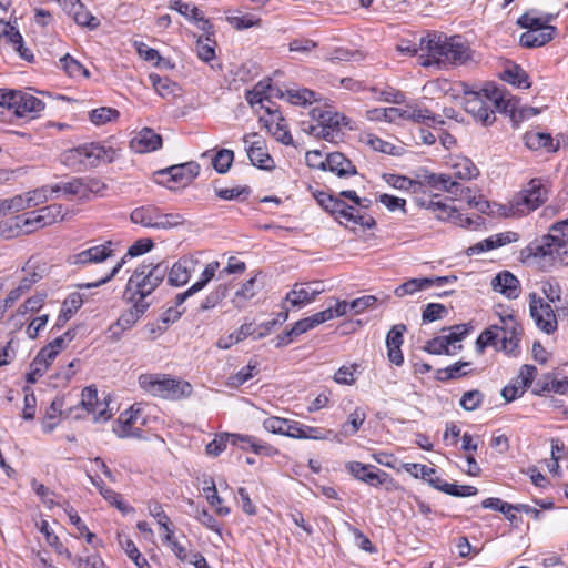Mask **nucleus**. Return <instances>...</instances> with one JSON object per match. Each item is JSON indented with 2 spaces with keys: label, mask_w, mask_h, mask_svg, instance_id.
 <instances>
[{
  "label": "nucleus",
  "mask_w": 568,
  "mask_h": 568,
  "mask_svg": "<svg viewBox=\"0 0 568 568\" xmlns=\"http://www.w3.org/2000/svg\"><path fill=\"white\" fill-rule=\"evenodd\" d=\"M199 258L194 254L183 255L168 271V283L171 286L185 285L191 275L197 270Z\"/></svg>",
  "instance_id": "ddd939ff"
},
{
  "label": "nucleus",
  "mask_w": 568,
  "mask_h": 568,
  "mask_svg": "<svg viewBox=\"0 0 568 568\" xmlns=\"http://www.w3.org/2000/svg\"><path fill=\"white\" fill-rule=\"evenodd\" d=\"M556 34V27H544V29L537 28L521 33L519 42L525 48H537L551 41Z\"/></svg>",
  "instance_id": "7c9ffc66"
},
{
  "label": "nucleus",
  "mask_w": 568,
  "mask_h": 568,
  "mask_svg": "<svg viewBox=\"0 0 568 568\" xmlns=\"http://www.w3.org/2000/svg\"><path fill=\"white\" fill-rule=\"evenodd\" d=\"M19 92L17 90L0 91V115H4L6 112L16 113Z\"/></svg>",
  "instance_id": "6e6d98bb"
},
{
  "label": "nucleus",
  "mask_w": 568,
  "mask_h": 568,
  "mask_svg": "<svg viewBox=\"0 0 568 568\" xmlns=\"http://www.w3.org/2000/svg\"><path fill=\"white\" fill-rule=\"evenodd\" d=\"M212 36L206 34L205 39L200 37L196 41L197 57L204 62H210L215 58V41L211 38Z\"/></svg>",
  "instance_id": "864d4df0"
},
{
  "label": "nucleus",
  "mask_w": 568,
  "mask_h": 568,
  "mask_svg": "<svg viewBox=\"0 0 568 568\" xmlns=\"http://www.w3.org/2000/svg\"><path fill=\"white\" fill-rule=\"evenodd\" d=\"M62 6L77 24L90 30H95L100 26V20L80 0H63Z\"/></svg>",
  "instance_id": "aec40b11"
},
{
  "label": "nucleus",
  "mask_w": 568,
  "mask_h": 568,
  "mask_svg": "<svg viewBox=\"0 0 568 568\" xmlns=\"http://www.w3.org/2000/svg\"><path fill=\"white\" fill-rule=\"evenodd\" d=\"M314 300L311 291L307 288V283L294 284L293 288L285 296V301L293 307H302L312 303Z\"/></svg>",
  "instance_id": "79ce46f5"
},
{
  "label": "nucleus",
  "mask_w": 568,
  "mask_h": 568,
  "mask_svg": "<svg viewBox=\"0 0 568 568\" xmlns=\"http://www.w3.org/2000/svg\"><path fill=\"white\" fill-rule=\"evenodd\" d=\"M81 397H82L81 404L89 413L97 410V408L94 407L95 405L97 406L103 405V403H101V400H99L98 389L94 386L85 387L82 390Z\"/></svg>",
  "instance_id": "69168bd1"
},
{
  "label": "nucleus",
  "mask_w": 568,
  "mask_h": 568,
  "mask_svg": "<svg viewBox=\"0 0 568 568\" xmlns=\"http://www.w3.org/2000/svg\"><path fill=\"white\" fill-rule=\"evenodd\" d=\"M535 10H530L521 14L517 23L524 29L535 30V29H544V27H552L550 22L557 18V13H544L541 16H536Z\"/></svg>",
  "instance_id": "c9c22d12"
},
{
  "label": "nucleus",
  "mask_w": 568,
  "mask_h": 568,
  "mask_svg": "<svg viewBox=\"0 0 568 568\" xmlns=\"http://www.w3.org/2000/svg\"><path fill=\"white\" fill-rule=\"evenodd\" d=\"M305 436L303 439H315V440H326L333 439L336 442H342V438H338V435L331 429H324L320 427H312L304 425Z\"/></svg>",
  "instance_id": "bf43d9fd"
},
{
  "label": "nucleus",
  "mask_w": 568,
  "mask_h": 568,
  "mask_svg": "<svg viewBox=\"0 0 568 568\" xmlns=\"http://www.w3.org/2000/svg\"><path fill=\"white\" fill-rule=\"evenodd\" d=\"M420 51L418 60L423 67L436 65L448 69L464 64L470 59L469 48L459 36L427 33L420 38Z\"/></svg>",
  "instance_id": "f257e3e1"
},
{
  "label": "nucleus",
  "mask_w": 568,
  "mask_h": 568,
  "mask_svg": "<svg viewBox=\"0 0 568 568\" xmlns=\"http://www.w3.org/2000/svg\"><path fill=\"white\" fill-rule=\"evenodd\" d=\"M491 286L495 292L511 300L517 298L521 291L519 280L508 271L498 273L493 278Z\"/></svg>",
  "instance_id": "a878e982"
},
{
  "label": "nucleus",
  "mask_w": 568,
  "mask_h": 568,
  "mask_svg": "<svg viewBox=\"0 0 568 568\" xmlns=\"http://www.w3.org/2000/svg\"><path fill=\"white\" fill-rule=\"evenodd\" d=\"M424 181L432 187L438 191H445L453 196H460L468 204V209H474L478 213H487L490 210V203L484 199L481 194L471 195L468 187H464L460 183L452 180V175L444 173H426Z\"/></svg>",
  "instance_id": "423d86ee"
},
{
  "label": "nucleus",
  "mask_w": 568,
  "mask_h": 568,
  "mask_svg": "<svg viewBox=\"0 0 568 568\" xmlns=\"http://www.w3.org/2000/svg\"><path fill=\"white\" fill-rule=\"evenodd\" d=\"M523 329L513 331L509 333L500 334V349L508 354L514 353L518 348Z\"/></svg>",
  "instance_id": "e2e57ef3"
},
{
  "label": "nucleus",
  "mask_w": 568,
  "mask_h": 568,
  "mask_svg": "<svg viewBox=\"0 0 568 568\" xmlns=\"http://www.w3.org/2000/svg\"><path fill=\"white\" fill-rule=\"evenodd\" d=\"M169 271L166 262L141 263L128 281L126 290L133 291L134 297L143 300L151 295L155 288L164 281Z\"/></svg>",
  "instance_id": "7ed1b4c3"
},
{
  "label": "nucleus",
  "mask_w": 568,
  "mask_h": 568,
  "mask_svg": "<svg viewBox=\"0 0 568 568\" xmlns=\"http://www.w3.org/2000/svg\"><path fill=\"white\" fill-rule=\"evenodd\" d=\"M131 301L133 306L123 312L116 323L110 328L114 336H119L120 333L130 329L150 306L146 301L138 300L134 295L131 296Z\"/></svg>",
  "instance_id": "f3484780"
},
{
  "label": "nucleus",
  "mask_w": 568,
  "mask_h": 568,
  "mask_svg": "<svg viewBox=\"0 0 568 568\" xmlns=\"http://www.w3.org/2000/svg\"><path fill=\"white\" fill-rule=\"evenodd\" d=\"M260 121L263 122L267 132L271 133L276 141L285 145H291L293 143L292 135L280 110L271 112L270 118L260 116Z\"/></svg>",
  "instance_id": "4be33fe9"
},
{
  "label": "nucleus",
  "mask_w": 568,
  "mask_h": 568,
  "mask_svg": "<svg viewBox=\"0 0 568 568\" xmlns=\"http://www.w3.org/2000/svg\"><path fill=\"white\" fill-rule=\"evenodd\" d=\"M200 173V165L190 161L182 164L171 165L158 172L162 176H168V182H173L178 186L189 185Z\"/></svg>",
  "instance_id": "2eb2a0df"
},
{
  "label": "nucleus",
  "mask_w": 568,
  "mask_h": 568,
  "mask_svg": "<svg viewBox=\"0 0 568 568\" xmlns=\"http://www.w3.org/2000/svg\"><path fill=\"white\" fill-rule=\"evenodd\" d=\"M331 313H315L312 316L302 318L297 321L291 328V334H294L295 337L301 334L306 333L307 331L316 327L317 325L325 323L328 321Z\"/></svg>",
  "instance_id": "c03bdc74"
},
{
  "label": "nucleus",
  "mask_w": 568,
  "mask_h": 568,
  "mask_svg": "<svg viewBox=\"0 0 568 568\" xmlns=\"http://www.w3.org/2000/svg\"><path fill=\"white\" fill-rule=\"evenodd\" d=\"M44 102L39 98L27 93L19 92L17 109L14 115L18 118L31 116L33 118L36 114L41 112L44 109Z\"/></svg>",
  "instance_id": "2f4dec72"
},
{
  "label": "nucleus",
  "mask_w": 568,
  "mask_h": 568,
  "mask_svg": "<svg viewBox=\"0 0 568 568\" xmlns=\"http://www.w3.org/2000/svg\"><path fill=\"white\" fill-rule=\"evenodd\" d=\"M470 366V362L459 361L455 364L445 368L437 369L436 379L439 382H447L450 379H457L469 374L466 367Z\"/></svg>",
  "instance_id": "a18cd8bd"
},
{
  "label": "nucleus",
  "mask_w": 568,
  "mask_h": 568,
  "mask_svg": "<svg viewBox=\"0 0 568 568\" xmlns=\"http://www.w3.org/2000/svg\"><path fill=\"white\" fill-rule=\"evenodd\" d=\"M262 288V284L257 281V275L246 281L240 290L235 292L233 303L237 308H242L247 301L253 298Z\"/></svg>",
  "instance_id": "ea45409f"
},
{
  "label": "nucleus",
  "mask_w": 568,
  "mask_h": 568,
  "mask_svg": "<svg viewBox=\"0 0 568 568\" xmlns=\"http://www.w3.org/2000/svg\"><path fill=\"white\" fill-rule=\"evenodd\" d=\"M112 242L95 245L81 251L69 257V263L75 266H87L89 264H98L113 255Z\"/></svg>",
  "instance_id": "dca6fc26"
},
{
  "label": "nucleus",
  "mask_w": 568,
  "mask_h": 568,
  "mask_svg": "<svg viewBox=\"0 0 568 568\" xmlns=\"http://www.w3.org/2000/svg\"><path fill=\"white\" fill-rule=\"evenodd\" d=\"M113 150L100 143H85L69 149L61 154V163L73 171H84L98 166L101 162L113 161Z\"/></svg>",
  "instance_id": "20e7f679"
},
{
  "label": "nucleus",
  "mask_w": 568,
  "mask_h": 568,
  "mask_svg": "<svg viewBox=\"0 0 568 568\" xmlns=\"http://www.w3.org/2000/svg\"><path fill=\"white\" fill-rule=\"evenodd\" d=\"M131 221L153 231H166L184 223L183 215H130Z\"/></svg>",
  "instance_id": "a211bd4d"
},
{
  "label": "nucleus",
  "mask_w": 568,
  "mask_h": 568,
  "mask_svg": "<svg viewBox=\"0 0 568 568\" xmlns=\"http://www.w3.org/2000/svg\"><path fill=\"white\" fill-rule=\"evenodd\" d=\"M234 160V153L231 150L222 149L220 150L216 155L213 158L212 164L213 168L219 173H226L232 165V162Z\"/></svg>",
  "instance_id": "052dcab7"
},
{
  "label": "nucleus",
  "mask_w": 568,
  "mask_h": 568,
  "mask_svg": "<svg viewBox=\"0 0 568 568\" xmlns=\"http://www.w3.org/2000/svg\"><path fill=\"white\" fill-rule=\"evenodd\" d=\"M28 209L24 194L16 195L11 199H4L0 201V213L9 211L20 212Z\"/></svg>",
  "instance_id": "0e129e2a"
},
{
  "label": "nucleus",
  "mask_w": 568,
  "mask_h": 568,
  "mask_svg": "<svg viewBox=\"0 0 568 568\" xmlns=\"http://www.w3.org/2000/svg\"><path fill=\"white\" fill-rule=\"evenodd\" d=\"M366 419V414L363 409L356 408L353 413L348 415L347 420L342 424L339 433H336L338 435V438H347L353 435H355L361 426L364 424Z\"/></svg>",
  "instance_id": "37998d69"
},
{
  "label": "nucleus",
  "mask_w": 568,
  "mask_h": 568,
  "mask_svg": "<svg viewBox=\"0 0 568 568\" xmlns=\"http://www.w3.org/2000/svg\"><path fill=\"white\" fill-rule=\"evenodd\" d=\"M503 80L520 89H528L530 87L528 74L517 64L504 71Z\"/></svg>",
  "instance_id": "49530a36"
},
{
  "label": "nucleus",
  "mask_w": 568,
  "mask_h": 568,
  "mask_svg": "<svg viewBox=\"0 0 568 568\" xmlns=\"http://www.w3.org/2000/svg\"><path fill=\"white\" fill-rule=\"evenodd\" d=\"M8 43L12 45L13 50L20 55L21 59L28 62H32L34 60L30 49L24 47L23 38L19 31L12 33V38H10Z\"/></svg>",
  "instance_id": "774afa93"
},
{
  "label": "nucleus",
  "mask_w": 568,
  "mask_h": 568,
  "mask_svg": "<svg viewBox=\"0 0 568 568\" xmlns=\"http://www.w3.org/2000/svg\"><path fill=\"white\" fill-rule=\"evenodd\" d=\"M258 373L257 363L250 361L248 364L242 367L236 374L227 378L226 385L232 388H237Z\"/></svg>",
  "instance_id": "de8ad7c7"
},
{
  "label": "nucleus",
  "mask_w": 568,
  "mask_h": 568,
  "mask_svg": "<svg viewBox=\"0 0 568 568\" xmlns=\"http://www.w3.org/2000/svg\"><path fill=\"white\" fill-rule=\"evenodd\" d=\"M524 140L526 146L530 150L546 149L548 152H556L559 149V140L554 142L549 133L527 132Z\"/></svg>",
  "instance_id": "f704fd0d"
},
{
  "label": "nucleus",
  "mask_w": 568,
  "mask_h": 568,
  "mask_svg": "<svg viewBox=\"0 0 568 568\" xmlns=\"http://www.w3.org/2000/svg\"><path fill=\"white\" fill-rule=\"evenodd\" d=\"M449 166L453 171V176L460 180H471L479 175L478 168L469 158L466 156H452L449 160Z\"/></svg>",
  "instance_id": "473e14b6"
},
{
  "label": "nucleus",
  "mask_w": 568,
  "mask_h": 568,
  "mask_svg": "<svg viewBox=\"0 0 568 568\" xmlns=\"http://www.w3.org/2000/svg\"><path fill=\"white\" fill-rule=\"evenodd\" d=\"M413 200L418 209L432 211H447L448 213H457L463 210L462 207L452 206L448 204V199H443L440 194H427L423 192L420 195L413 196Z\"/></svg>",
  "instance_id": "c756f323"
},
{
  "label": "nucleus",
  "mask_w": 568,
  "mask_h": 568,
  "mask_svg": "<svg viewBox=\"0 0 568 568\" xmlns=\"http://www.w3.org/2000/svg\"><path fill=\"white\" fill-rule=\"evenodd\" d=\"M484 398L485 396L479 389H473L463 394L459 404L465 410L473 412L481 406Z\"/></svg>",
  "instance_id": "4d7b16f0"
},
{
  "label": "nucleus",
  "mask_w": 568,
  "mask_h": 568,
  "mask_svg": "<svg viewBox=\"0 0 568 568\" xmlns=\"http://www.w3.org/2000/svg\"><path fill=\"white\" fill-rule=\"evenodd\" d=\"M133 420L134 415L131 408L120 415L118 425L114 427V433L121 438L135 436L136 434L132 430Z\"/></svg>",
  "instance_id": "5fc2aeb1"
},
{
  "label": "nucleus",
  "mask_w": 568,
  "mask_h": 568,
  "mask_svg": "<svg viewBox=\"0 0 568 568\" xmlns=\"http://www.w3.org/2000/svg\"><path fill=\"white\" fill-rule=\"evenodd\" d=\"M335 220L338 224L352 230L354 233L365 232L376 224L373 215H336Z\"/></svg>",
  "instance_id": "e433bc0d"
},
{
  "label": "nucleus",
  "mask_w": 568,
  "mask_h": 568,
  "mask_svg": "<svg viewBox=\"0 0 568 568\" xmlns=\"http://www.w3.org/2000/svg\"><path fill=\"white\" fill-rule=\"evenodd\" d=\"M284 93L272 87L270 83L260 81L251 91L246 93V101L251 106H263L264 102H270L272 98H283Z\"/></svg>",
  "instance_id": "c85d7f7f"
},
{
  "label": "nucleus",
  "mask_w": 568,
  "mask_h": 568,
  "mask_svg": "<svg viewBox=\"0 0 568 568\" xmlns=\"http://www.w3.org/2000/svg\"><path fill=\"white\" fill-rule=\"evenodd\" d=\"M568 242V219L555 223L549 233L530 242L521 250L524 262L536 264L547 271L557 261H561V250Z\"/></svg>",
  "instance_id": "f03ea898"
},
{
  "label": "nucleus",
  "mask_w": 568,
  "mask_h": 568,
  "mask_svg": "<svg viewBox=\"0 0 568 568\" xmlns=\"http://www.w3.org/2000/svg\"><path fill=\"white\" fill-rule=\"evenodd\" d=\"M465 110L484 125H490L496 120L490 105L484 100L483 90L480 92H465Z\"/></svg>",
  "instance_id": "4468645a"
},
{
  "label": "nucleus",
  "mask_w": 568,
  "mask_h": 568,
  "mask_svg": "<svg viewBox=\"0 0 568 568\" xmlns=\"http://www.w3.org/2000/svg\"><path fill=\"white\" fill-rule=\"evenodd\" d=\"M430 281L428 277L410 278L395 288L394 293L398 297L412 295L416 292L429 288Z\"/></svg>",
  "instance_id": "8fccbe9b"
},
{
  "label": "nucleus",
  "mask_w": 568,
  "mask_h": 568,
  "mask_svg": "<svg viewBox=\"0 0 568 568\" xmlns=\"http://www.w3.org/2000/svg\"><path fill=\"white\" fill-rule=\"evenodd\" d=\"M325 170L336 173L339 178L357 174L356 166L341 152H332L325 158Z\"/></svg>",
  "instance_id": "cd10ccee"
},
{
  "label": "nucleus",
  "mask_w": 568,
  "mask_h": 568,
  "mask_svg": "<svg viewBox=\"0 0 568 568\" xmlns=\"http://www.w3.org/2000/svg\"><path fill=\"white\" fill-rule=\"evenodd\" d=\"M139 385L145 393L164 399L178 400L192 394L189 382L163 374H142L139 376Z\"/></svg>",
  "instance_id": "39448f33"
},
{
  "label": "nucleus",
  "mask_w": 568,
  "mask_h": 568,
  "mask_svg": "<svg viewBox=\"0 0 568 568\" xmlns=\"http://www.w3.org/2000/svg\"><path fill=\"white\" fill-rule=\"evenodd\" d=\"M548 199V189L539 179L530 180L526 186L514 195L510 201V209L515 213H523L525 210L535 211Z\"/></svg>",
  "instance_id": "9d476101"
},
{
  "label": "nucleus",
  "mask_w": 568,
  "mask_h": 568,
  "mask_svg": "<svg viewBox=\"0 0 568 568\" xmlns=\"http://www.w3.org/2000/svg\"><path fill=\"white\" fill-rule=\"evenodd\" d=\"M315 197L317 203L326 211V213H347V210L355 209V206L347 205L338 196L326 192H318Z\"/></svg>",
  "instance_id": "a19ab883"
},
{
  "label": "nucleus",
  "mask_w": 568,
  "mask_h": 568,
  "mask_svg": "<svg viewBox=\"0 0 568 568\" xmlns=\"http://www.w3.org/2000/svg\"><path fill=\"white\" fill-rule=\"evenodd\" d=\"M62 69L72 78L84 77L89 78V70L83 67L79 61L73 59L70 54H65L60 59Z\"/></svg>",
  "instance_id": "603ef678"
},
{
  "label": "nucleus",
  "mask_w": 568,
  "mask_h": 568,
  "mask_svg": "<svg viewBox=\"0 0 568 568\" xmlns=\"http://www.w3.org/2000/svg\"><path fill=\"white\" fill-rule=\"evenodd\" d=\"M105 189V183L99 179L73 178L50 186V194H57V197L63 196L69 201H89L102 195Z\"/></svg>",
  "instance_id": "0eeeda50"
},
{
  "label": "nucleus",
  "mask_w": 568,
  "mask_h": 568,
  "mask_svg": "<svg viewBox=\"0 0 568 568\" xmlns=\"http://www.w3.org/2000/svg\"><path fill=\"white\" fill-rule=\"evenodd\" d=\"M162 146V136L150 128H144L130 141V148L135 153H148Z\"/></svg>",
  "instance_id": "393cba45"
},
{
  "label": "nucleus",
  "mask_w": 568,
  "mask_h": 568,
  "mask_svg": "<svg viewBox=\"0 0 568 568\" xmlns=\"http://www.w3.org/2000/svg\"><path fill=\"white\" fill-rule=\"evenodd\" d=\"M386 182L395 189L402 191H410L412 193H417L423 187V184L420 182L398 174L387 175Z\"/></svg>",
  "instance_id": "3c124183"
},
{
  "label": "nucleus",
  "mask_w": 568,
  "mask_h": 568,
  "mask_svg": "<svg viewBox=\"0 0 568 568\" xmlns=\"http://www.w3.org/2000/svg\"><path fill=\"white\" fill-rule=\"evenodd\" d=\"M119 116V111L112 108L102 106L90 112V120L95 125L105 124Z\"/></svg>",
  "instance_id": "13d9d810"
},
{
  "label": "nucleus",
  "mask_w": 568,
  "mask_h": 568,
  "mask_svg": "<svg viewBox=\"0 0 568 568\" xmlns=\"http://www.w3.org/2000/svg\"><path fill=\"white\" fill-rule=\"evenodd\" d=\"M449 332L447 335L437 336L427 342L425 351L430 354H456L462 349V345H457L463 338H465L469 328L465 324L454 325L447 328Z\"/></svg>",
  "instance_id": "9b49d317"
},
{
  "label": "nucleus",
  "mask_w": 568,
  "mask_h": 568,
  "mask_svg": "<svg viewBox=\"0 0 568 568\" xmlns=\"http://www.w3.org/2000/svg\"><path fill=\"white\" fill-rule=\"evenodd\" d=\"M406 329L405 324H396L388 331L386 336L387 356L389 362L396 366H400L404 363L400 347L404 343V333Z\"/></svg>",
  "instance_id": "5701e85b"
},
{
  "label": "nucleus",
  "mask_w": 568,
  "mask_h": 568,
  "mask_svg": "<svg viewBox=\"0 0 568 568\" xmlns=\"http://www.w3.org/2000/svg\"><path fill=\"white\" fill-rule=\"evenodd\" d=\"M402 119L413 121L416 123L443 124L444 121L439 116H435L427 109H420L416 105H405L402 108Z\"/></svg>",
  "instance_id": "58836bf2"
},
{
  "label": "nucleus",
  "mask_w": 568,
  "mask_h": 568,
  "mask_svg": "<svg viewBox=\"0 0 568 568\" xmlns=\"http://www.w3.org/2000/svg\"><path fill=\"white\" fill-rule=\"evenodd\" d=\"M229 23L237 29H248L252 27H258L261 24V19L256 18L252 14H244V16H233L227 18Z\"/></svg>",
  "instance_id": "338daca9"
},
{
  "label": "nucleus",
  "mask_w": 568,
  "mask_h": 568,
  "mask_svg": "<svg viewBox=\"0 0 568 568\" xmlns=\"http://www.w3.org/2000/svg\"><path fill=\"white\" fill-rule=\"evenodd\" d=\"M347 469L355 478L371 486L382 485L387 477L386 473L379 471L375 466L365 465L359 462H351L347 465Z\"/></svg>",
  "instance_id": "b1692460"
},
{
  "label": "nucleus",
  "mask_w": 568,
  "mask_h": 568,
  "mask_svg": "<svg viewBox=\"0 0 568 568\" xmlns=\"http://www.w3.org/2000/svg\"><path fill=\"white\" fill-rule=\"evenodd\" d=\"M153 247V242L150 239H140L136 242H134L128 250L126 254L116 263V265L111 270V272L103 278L87 284V287H97L102 284H105L111 278H113L120 270L123 267V265L126 262V257H136L140 256L146 252H149Z\"/></svg>",
  "instance_id": "412c9836"
},
{
  "label": "nucleus",
  "mask_w": 568,
  "mask_h": 568,
  "mask_svg": "<svg viewBox=\"0 0 568 568\" xmlns=\"http://www.w3.org/2000/svg\"><path fill=\"white\" fill-rule=\"evenodd\" d=\"M315 92L308 89L287 90V100L292 104L304 105L315 100Z\"/></svg>",
  "instance_id": "680f3d73"
},
{
  "label": "nucleus",
  "mask_w": 568,
  "mask_h": 568,
  "mask_svg": "<svg viewBox=\"0 0 568 568\" xmlns=\"http://www.w3.org/2000/svg\"><path fill=\"white\" fill-rule=\"evenodd\" d=\"M229 442L233 446H240L244 450L251 448L255 454L260 455L270 456L274 453V448L271 445L254 436L230 433L216 435L215 438L206 445V453L211 456H219L225 450Z\"/></svg>",
  "instance_id": "6e6552de"
},
{
  "label": "nucleus",
  "mask_w": 568,
  "mask_h": 568,
  "mask_svg": "<svg viewBox=\"0 0 568 568\" xmlns=\"http://www.w3.org/2000/svg\"><path fill=\"white\" fill-rule=\"evenodd\" d=\"M149 80L156 93L163 99H173L181 93L180 85L168 77L151 73Z\"/></svg>",
  "instance_id": "72a5a7b5"
},
{
  "label": "nucleus",
  "mask_w": 568,
  "mask_h": 568,
  "mask_svg": "<svg viewBox=\"0 0 568 568\" xmlns=\"http://www.w3.org/2000/svg\"><path fill=\"white\" fill-rule=\"evenodd\" d=\"M39 530L44 535L48 545L54 548L59 555L65 556L68 559H72L71 552L63 546L59 537L50 529L49 523L47 520H42L40 523Z\"/></svg>",
  "instance_id": "09e8293b"
},
{
  "label": "nucleus",
  "mask_w": 568,
  "mask_h": 568,
  "mask_svg": "<svg viewBox=\"0 0 568 568\" xmlns=\"http://www.w3.org/2000/svg\"><path fill=\"white\" fill-rule=\"evenodd\" d=\"M438 220L471 231L479 230L485 224L483 215H474L473 217L468 215H438Z\"/></svg>",
  "instance_id": "4c0bfd02"
},
{
  "label": "nucleus",
  "mask_w": 568,
  "mask_h": 568,
  "mask_svg": "<svg viewBox=\"0 0 568 568\" xmlns=\"http://www.w3.org/2000/svg\"><path fill=\"white\" fill-rule=\"evenodd\" d=\"M251 138H257V134L252 133L243 136V142L246 145V152L251 163L260 169H270L273 165V159L266 152L264 141L262 139L251 141Z\"/></svg>",
  "instance_id": "6ab92c4d"
},
{
  "label": "nucleus",
  "mask_w": 568,
  "mask_h": 568,
  "mask_svg": "<svg viewBox=\"0 0 568 568\" xmlns=\"http://www.w3.org/2000/svg\"><path fill=\"white\" fill-rule=\"evenodd\" d=\"M529 297L530 315L537 327L547 334L554 333L557 329V318L550 304L544 302L535 293L530 294Z\"/></svg>",
  "instance_id": "f8f14e48"
},
{
  "label": "nucleus",
  "mask_w": 568,
  "mask_h": 568,
  "mask_svg": "<svg viewBox=\"0 0 568 568\" xmlns=\"http://www.w3.org/2000/svg\"><path fill=\"white\" fill-rule=\"evenodd\" d=\"M483 93L498 111L504 113H513L515 111V101L504 88L487 84L483 89Z\"/></svg>",
  "instance_id": "bb28decb"
},
{
  "label": "nucleus",
  "mask_w": 568,
  "mask_h": 568,
  "mask_svg": "<svg viewBox=\"0 0 568 568\" xmlns=\"http://www.w3.org/2000/svg\"><path fill=\"white\" fill-rule=\"evenodd\" d=\"M54 222H57L54 215H36L34 217H28L27 215H3V219L0 221V236L13 239L30 234Z\"/></svg>",
  "instance_id": "1a4fd4ad"
}]
</instances>
